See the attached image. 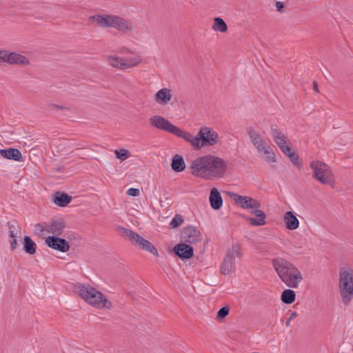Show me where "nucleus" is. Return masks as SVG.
<instances>
[{
    "label": "nucleus",
    "mask_w": 353,
    "mask_h": 353,
    "mask_svg": "<svg viewBox=\"0 0 353 353\" xmlns=\"http://www.w3.org/2000/svg\"><path fill=\"white\" fill-rule=\"evenodd\" d=\"M190 170L193 176L212 181L224 176L227 165L220 157L208 154L193 160Z\"/></svg>",
    "instance_id": "nucleus-1"
},
{
    "label": "nucleus",
    "mask_w": 353,
    "mask_h": 353,
    "mask_svg": "<svg viewBox=\"0 0 353 353\" xmlns=\"http://www.w3.org/2000/svg\"><path fill=\"white\" fill-rule=\"evenodd\" d=\"M272 265L280 279L290 288H297L303 279L301 271L291 262L283 258L272 260Z\"/></svg>",
    "instance_id": "nucleus-2"
},
{
    "label": "nucleus",
    "mask_w": 353,
    "mask_h": 353,
    "mask_svg": "<svg viewBox=\"0 0 353 353\" xmlns=\"http://www.w3.org/2000/svg\"><path fill=\"white\" fill-rule=\"evenodd\" d=\"M182 139L195 150L214 146L220 140L219 134L213 128L208 126L201 127L196 136L188 131H184Z\"/></svg>",
    "instance_id": "nucleus-3"
},
{
    "label": "nucleus",
    "mask_w": 353,
    "mask_h": 353,
    "mask_svg": "<svg viewBox=\"0 0 353 353\" xmlns=\"http://www.w3.org/2000/svg\"><path fill=\"white\" fill-rule=\"evenodd\" d=\"M75 292L91 305L99 309H110L112 303L99 291L90 285L78 283Z\"/></svg>",
    "instance_id": "nucleus-4"
},
{
    "label": "nucleus",
    "mask_w": 353,
    "mask_h": 353,
    "mask_svg": "<svg viewBox=\"0 0 353 353\" xmlns=\"http://www.w3.org/2000/svg\"><path fill=\"white\" fill-rule=\"evenodd\" d=\"M89 20L101 28H112L121 32L126 33L133 30L132 23L126 19L114 14H95Z\"/></svg>",
    "instance_id": "nucleus-5"
},
{
    "label": "nucleus",
    "mask_w": 353,
    "mask_h": 353,
    "mask_svg": "<svg viewBox=\"0 0 353 353\" xmlns=\"http://www.w3.org/2000/svg\"><path fill=\"white\" fill-rule=\"evenodd\" d=\"M246 131L251 143L265 161L270 164L276 163V156L274 151L260 132L252 127H248Z\"/></svg>",
    "instance_id": "nucleus-6"
},
{
    "label": "nucleus",
    "mask_w": 353,
    "mask_h": 353,
    "mask_svg": "<svg viewBox=\"0 0 353 353\" xmlns=\"http://www.w3.org/2000/svg\"><path fill=\"white\" fill-rule=\"evenodd\" d=\"M310 167L312 170L313 179L321 184L334 187L335 177L330 165L321 161L314 160L310 163Z\"/></svg>",
    "instance_id": "nucleus-7"
},
{
    "label": "nucleus",
    "mask_w": 353,
    "mask_h": 353,
    "mask_svg": "<svg viewBox=\"0 0 353 353\" xmlns=\"http://www.w3.org/2000/svg\"><path fill=\"white\" fill-rule=\"evenodd\" d=\"M339 287L342 302L348 304L353 298V270L351 268H341Z\"/></svg>",
    "instance_id": "nucleus-8"
},
{
    "label": "nucleus",
    "mask_w": 353,
    "mask_h": 353,
    "mask_svg": "<svg viewBox=\"0 0 353 353\" xmlns=\"http://www.w3.org/2000/svg\"><path fill=\"white\" fill-rule=\"evenodd\" d=\"M106 60L110 65L121 70L136 67L142 61L139 54L124 58L116 55H108L106 57Z\"/></svg>",
    "instance_id": "nucleus-9"
},
{
    "label": "nucleus",
    "mask_w": 353,
    "mask_h": 353,
    "mask_svg": "<svg viewBox=\"0 0 353 353\" xmlns=\"http://www.w3.org/2000/svg\"><path fill=\"white\" fill-rule=\"evenodd\" d=\"M242 253L241 252L240 246L238 244L232 245L230 248H228L226 252V255L221 265V274L226 275L231 273L235 268L234 259L235 257L241 258Z\"/></svg>",
    "instance_id": "nucleus-10"
},
{
    "label": "nucleus",
    "mask_w": 353,
    "mask_h": 353,
    "mask_svg": "<svg viewBox=\"0 0 353 353\" xmlns=\"http://www.w3.org/2000/svg\"><path fill=\"white\" fill-rule=\"evenodd\" d=\"M150 123L153 127L167 131L180 138H182L184 134V130L172 124L168 120L161 116L154 115L151 117L150 118Z\"/></svg>",
    "instance_id": "nucleus-11"
},
{
    "label": "nucleus",
    "mask_w": 353,
    "mask_h": 353,
    "mask_svg": "<svg viewBox=\"0 0 353 353\" xmlns=\"http://www.w3.org/2000/svg\"><path fill=\"white\" fill-rule=\"evenodd\" d=\"M123 232L133 245L138 246L139 248L148 251L154 255H158L157 248L150 241L132 230L123 228Z\"/></svg>",
    "instance_id": "nucleus-12"
},
{
    "label": "nucleus",
    "mask_w": 353,
    "mask_h": 353,
    "mask_svg": "<svg viewBox=\"0 0 353 353\" xmlns=\"http://www.w3.org/2000/svg\"><path fill=\"white\" fill-rule=\"evenodd\" d=\"M230 197L243 209H252L255 210L260 208L261 203L259 201L248 196H241L234 192L229 193Z\"/></svg>",
    "instance_id": "nucleus-13"
},
{
    "label": "nucleus",
    "mask_w": 353,
    "mask_h": 353,
    "mask_svg": "<svg viewBox=\"0 0 353 353\" xmlns=\"http://www.w3.org/2000/svg\"><path fill=\"white\" fill-rule=\"evenodd\" d=\"M271 136L283 153L290 152L291 148L285 135L276 127H271Z\"/></svg>",
    "instance_id": "nucleus-14"
},
{
    "label": "nucleus",
    "mask_w": 353,
    "mask_h": 353,
    "mask_svg": "<svg viewBox=\"0 0 353 353\" xmlns=\"http://www.w3.org/2000/svg\"><path fill=\"white\" fill-rule=\"evenodd\" d=\"M181 237L186 243L194 244L201 241V235L199 230L192 225L185 228L182 232Z\"/></svg>",
    "instance_id": "nucleus-15"
},
{
    "label": "nucleus",
    "mask_w": 353,
    "mask_h": 353,
    "mask_svg": "<svg viewBox=\"0 0 353 353\" xmlns=\"http://www.w3.org/2000/svg\"><path fill=\"white\" fill-rule=\"evenodd\" d=\"M46 244L52 249L65 252L69 250L70 245L68 242L63 239L55 236H48L46 239Z\"/></svg>",
    "instance_id": "nucleus-16"
},
{
    "label": "nucleus",
    "mask_w": 353,
    "mask_h": 353,
    "mask_svg": "<svg viewBox=\"0 0 353 353\" xmlns=\"http://www.w3.org/2000/svg\"><path fill=\"white\" fill-rule=\"evenodd\" d=\"M7 63L10 65L27 66L30 64V60L27 57L19 52L8 51Z\"/></svg>",
    "instance_id": "nucleus-17"
},
{
    "label": "nucleus",
    "mask_w": 353,
    "mask_h": 353,
    "mask_svg": "<svg viewBox=\"0 0 353 353\" xmlns=\"http://www.w3.org/2000/svg\"><path fill=\"white\" fill-rule=\"evenodd\" d=\"M174 252L181 259H190L193 256V248L185 243H179L174 247Z\"/></svg>",
    "instance_id": "nucleus-18"
},
{
    "label": "nucleus",
    "mask_w": 353,
    "mask_h": 353,
    "mask_svg": "<svg viewBox=\"0 0 353 353\" xmlns=\"http://www.w3.org/2000/svg\"><path fill=\"white\" fill-rule=\"evenodd\" d=\"M252 213L255 217H248L247 220L250 222L251 225L253 226H262L265 224L266 214L264 212L259 210V208L252 210Z\"/></svg>",
    "instance_id": "nucleus-19"
},
{
    "label": "nucleus",
    "mask_w": 353,
    "mask_h": 353,
    "mask_svg": "<svg viewBox=\"0 0 353 353\" xmlns=\"http://www.w3.org/2000/svg\"><path fill=\"white\" fill-rule=\"evenodd\" d=\"M209 201L211 207L214 210H219L223 205V199L220 192L215 188H213L210 193Z\"/></svg>",
    "instance_id": "nucleus-20"
},
{
    "label": "nucleus",
    "mask_w": 353,
    "mask_h": 353,
    "mask_svg": "<svg viewBox=\"0 0 353 353\" xmlns=\"http://www.w3.org/2000/svg\"><path fill=\"white\" fill-rule=\"evenodd\" d=\"M283 221L285 224L287 229L293 230H296L299 226V221L291 211H288L285 213L283 216Z\"/></svg>",
    "instance_id": "nucleus-21"
},
{
    "label": "nucleus",
    "mask_w": 353,
    "mask_h": 353,
    "mask_svg": "<svg viewBox=\"0 0 353 353\" xmlns=\"http://www.w3.org/2000/svg\"><path fill=\"white\" fill-rule=\"evenodd\" d=\"M21 236V230L17 225L9 224V237L10 243L12 250L18 246L17 238Z\"/></svg>",
    "instance_id": "nucleus-22"
},
{
    "label": "nucleus",
    "mask_w": 353,
    "mask_h": 353,
    "mask_svg": "<svg viewBox=\"0 0 353 353\" xmlns=\"http://www.w3.org/2000/svg\"><path fill=\"white\" fill-rule=\"evenodd\" d=\"M155 101L160 104H167L172 99L171 90L168 88H162L155 94Z\"/></svg>",
    "instance_id": "nucleus-23"
},
{
    "label": "nucleus",
    "mask_w": 353,
    "mask_h": 353,
    "mask_svg": "<svg viewBox=\"0 0 353 353\" xmlns=\"http://www.w3.org/2000/svg\"><path fill=\"white\" fill-rule=\"evenodd\" d=\"M0 154L5 159L18 161L22 158L21 152L17 148L2 149L0 150Z\"/></svg>",
    "instance_id": "nucleus-24"
},
{
    "label": "nucleus",
    "mask_w": 353,
    "mask_h": 353,
    "mask_svg": "<svg viewBox=\"0 0 353 353\" xmlns=\"http://www.w3.org/2000/svg\"><path fill=\"white\" fill-rule=\"evenodd\" d=\"M72 201V196L63 192H57L53 198V202L61 207L66 206Z\"/></svg>",
    "instance_id": "nucleus-25"
},
{
    "label": "nucleus",
    "mask_w": 353,
    "mask_h": 353,
    "mask_svg": "<svg viewBox=\"0 0 353 353\" xmlns=\"http://www.w3.org/2000/svg\"><path fill=\"white\" fill-rule=\"evenodd\" d=\"M171 167L172 170L176 172H181L183 171L185 168V164L183 158L179 154H175L172 158Z\"/></svg>",
    "instance_id": "nucleus-26"
},
{
    "label": "nucleus",
    "mask_w": 353,
    "mask_h": 353,
    "mask_svg": "<svg viewBox=\"0 0 353 353\" xmlns=\"http://www.w3.org/2000/svg\"><path fill=\"white\" fill-rule=\"evenodd\" d=\"M64 228L63 223L61 220L54 221L47 226V232L55 235H59Z\"/></svg>",
    "instance_id": "nucleus-27"
},
{
    "label": "nucleus",
    "mask_w": 353,
    "mask_h": 353,
    "mask_svg": "<svg viewBox=\"0 0 353 353\" xmlns=\"http://www.w3.org/2000/svg\"><path fill=\"white\" fill-rule=\"evenodd\" d=\"M23 250L29 254H34L36 252L37 245L28 236L23 239Z\"/></svg>",
    "instance_id": "nucleus-28"
},
{
    "label": "nucleus",
    "mask_w": 353,
    "mask_h": 353,
    "mask_svg": "<svg viewBox=\"0 0 353 353\" xmlns=\"http://www.w3.org/2000/svg\"><path fill=\"white\" fill-rule=\"evenodd\" d=\"M296 299V294L294 290L286 289L283 291L281 296V301L285 304L292 303Z\"/></svg>",
    "instance_id": "nucleus-29"
},
{
    "label": "nucleus",
    "mask_w": 353,
    "mask_h": 353,
    "mask_svg": "<svg viewBox=\"0 0 353 353\" xmlns=\"http://www.w3.org/2000/svg\"><path fill=\"white\" fill-rule=\"evenodd\" d=\"M212 29L214 31L225 32L228 30V26L223 19L220 17H215L214 19Z\"/></svg>",
    "instance_id": "nucleus-30"
},
{
    "label": "nucleus",
    "mask_w": 353,
    "mask_h": 353,
    "mask_svg": "<svg viewBox=\"0 0 353 353\" xmlns=\"http://www.w3.org/2000/svg\"><path fill=\"white\" fill-rule=\"evenodd\" d=\"M285 154H286L291 160V161L292 162V163L300 168L301 164L299 161V156L293 151V150L290 148V152H288L287 153H284Z\"/></svg>",
    "instance_id": "nucleus-31"
},
{
    "label": "nucleus",
    "mask_w": 353,
    "mask_h": 353,
    "mask_svg": "<svg viewBox=\"0 0 353 353\" xmlns=\"http://www.w3.org/2000/svg\"><path fill=\"white\" fill-rule=\"evenodd\" d=\"M114 154H115L117 158H118L122 161L125 160L130 156L129 151L125 149H121L119 150H116L114 151Z\"/></svg>",
    "instance_id": "nucleus-32"
},
{
    "label": "nucleus",
    "mask_w": 353,
    "mask_h": 353,
    "mask_svg": "<svg viewBox=\"0 0 353 353\" xmlns=\"http://www.w3.org/2000/svg\"><path fill=\"white\" fill-rule=\"evenodd\" d=\"M183 221V217L181 215H176L172 219L170 225L172 228H176L179 226Z\"/></svg>",
    "instance_id": "nucleus-33"
},
{
    "label": "nucleus",
    "mask_w": 353,
    "mask_h": 353,
    "mask_svg": "<svg viewBox=\"0 0 353 353\" xmlns=\"http://www.w3.org/2000/svg\"><path fill=\"white\" fill-rule=\"evenodd\" d=\"M230 308L228 306L221 307L217 312L218 319H223L229 314Z\"/></svg>",
    "instance_id": "nucleus-34"
},
{
    "label": "nucleus",
    "mask_w": 353,
    "mask_h": 353,
    "mask_svg": "<svg viewBox=\"0 0 353 353\" xmlns=\"http://www.w3.org/2000/svg\"><path fill=\"white\" fill-rule=\"evenodd\" d=\"M8 50H0V63H8Z\"/></svg>",
    "instance_id": "nucleus-35"
},
{
    "label": "nucleus",
    "mask_w": 353,
    "mask_h": 353,
    "mask_svg": "<svg viewBox=\"0 0 353 353\" xmlns=\"http://www.w3.org/2000/svg\"><path fill=\"white\" fill-rule=\"evenodd\" d=\"M127 194L132 196H138L140 194V191L137 188H131L128 190Z\"/></svg>",
    "instance_id": "nucleus-36"
},
{
    "label": "nucleus",
    "mask_w": 353,
    "mask_h": 353,
    "mask_svg": "<svg viewBox=\"0 0 353 353\" xmlns=\"http://www.w3.org/2000/svg\"><path fill=\"white\" fill-rule=\"evenodd\" d=\"M117 52L121 54H132V56H133L134 54H137L136 53L132 52L129 48L126 47H122L119 48Z\"/></svg>",
    "instance_id": "nucleus-37"
},
{
    "label": "nucleus",
    "mask_w": 353,
    "mask_h": 353,
    "mask_svg": "<svg viewBox=\"0 0 353 353\" xmlns=\"http://www.w3.org/2000/svg\"><path fill=\"white\" fill-rule=\"evenodd\" d=\"M276 8L278 12H282L283 9L284 8V4L281 1H276Z\"/></svg>",
    "instance_id": "nucleus-38"
},
{
    "label": "nucleus",
    "mask_w": 353,
    "mask_h": 353,
    "mask_svg": "<svg viewBox=\"0 0 353 353\" xmlns=\"http://www.w3.org/2000/svg\"><path fill=\"white\" fill-rule=\"evenodd\" d=\"M47 226L48 225L43 226L41 224H37L35 225V228H36V230H37L39 232H43L46 230L47 231Z\"/></svg>",
    "instance_id": "nucleus-39"
},
{
    "label": "nucleus",
    "mask_w": 353,
    "mask_h": 353,
    "mask_svg": "<svg viewBox=\"0 0 353 353\" xmlns=\"http://www.w3.org/2000/svg\"><path fill=\"white\" fill-rule=\"evenodd\" d=\"M297 316V313L296 312H292L290 314V320H292Z\"/></svg>",
    "instance_id": "nucleus-40"
},
{
    "label": "nucleus",
    "mask_w": 353,
    "mask_h": 353,
    "mask_svg": "<svg viewBox=\"0 0 353 353\" xmlns=\"http://www.w3.org/2000/svg\"><path fill=\"white\" fill-rule=\"evenodd\" d=\"M313 88L314 91L318 92V85L317 83L315 81L313 82Z\"/></svg>",
    "instance_id": "nucleus-41"
},
{
    "label": "nucleus",
    "mask_w": 353,
    "mask_h": 353,
    "mask_svg": "<svg viewBox=\"0 0 353 353\" xmlns=\"http://www.w3.org/2000/svg\"><path fill=\"white\" fill-rule=\"evenodd\" d=\"M290 321H291V320H290V318H289V319L287 320L286 323H285V324H286V325H287V326H290Z\"/></svg>",
    "instance_id": "nucleus-42"
},
{
    "label": "nucleus",
    "mask_w": 353,
    "mask_h": 353,
    "mask_svg": "<svg viewBox=\"0 0 353 353\" xmlns=\"http://www.w3.org/2000/svg\"><path fill=\"white\" fill-rule=\"evenodd\" d=\"M296 247H297L298 248H302V246H301V245H297V246H296Z\"/></svg>",
    "instance_id": "nucleus-43"
}]
</instances>
